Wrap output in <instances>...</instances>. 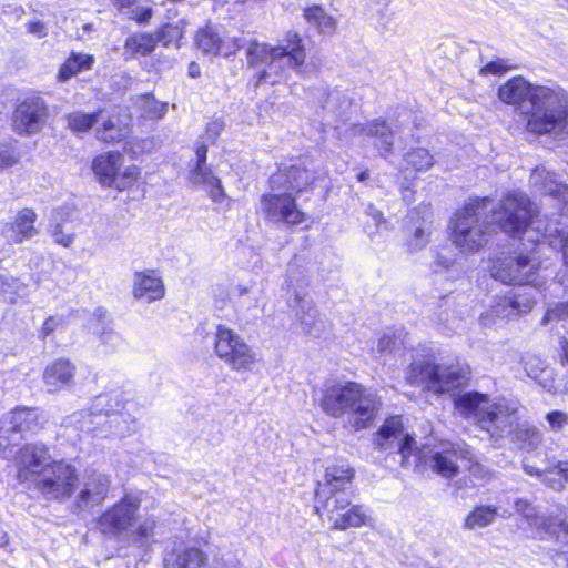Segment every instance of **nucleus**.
Wrapping results in <instances>:
<instances>
[{"mask_svg":"<svg viewBox=\"0 0 568 568\" xmlns=\"http://www.w3.org/2000/svg\"><path fill=\"white\" fill-rule=\"evenodd\" d=\"M491 212V222L513 236L526 232L534 215L529 197L519 191L508 193L498 207L488 197L470 199L449 223V239L462 252H476L487 242V227L481 217Z\"/></svg>","mask_w":568,"mask_h":568,"instance_id":"f257e3e1","label":"nucleus"},{"mask_svg":"<svg viewBox=\"0 0 568 568\" xmlns=\"http://www.w3.org/2000/svg\"><path fill=\"white\" fill-rule=\"evenodd\" d=\"M498 98L526 116L530 133H557L568 123V94L558 85H534L523 77H513L499 87Z\"/></svg>","mask_w":568,"mask_h":568,"instance_id":"f03ea898","label":"nucleus"},{"mask_svg":"<svg viewBox=\"0 0 568 568\" xmlns=\"http://www.w3.org/2000/svg\"><path fill=\"white\" fill-rule=\"evenodd\" d=\"M18 479L32 486L48 500L69 499L78 487L77 468L65 460L51 459L42 444H27L17 456Z\"/></svg>","mask_w":568,"mask_h":568,"instance_id":"7ed1b4c3","label":"nucleus"},{"mask_svg":"<svg viewBox=\"0 0 568 568\" xmlns=\"http://www.w3.org/2000/svg\"><path fill=\"white\" fill-rule=\"evenodd\" d=\"M247 64L257 68L256 83L277 84L290 78L293 70L300 75L312 71L306 61V51L302 37L294 31L286 33L282 43L270 45L252 41L246 49Z\"/></svg>","mask_w":568,"mask_h":568,"instance_id":"20e7f679","label":"nucleus"},{"mask_svg":"<svg viewBox=\"0 0 568 568\" xmlns=\"http://www.w3.org/2000/svg\"><path fill=\"white\" fill-rule=\"evenodd\" d=\"M320 406L333 418L346 417L355 432L372 426L379 415L382 399L373 389L356 382L326 384L322 390Z\"/></svg>","mask_w":568,"mask_h":568,"instance_id":"39448f33","label":"nucleus"},{"mask_svg":"<svg viewBox=\"0 0 568 568\" xmlns=\"http://www.w3.org/2000/svg\"><path fill=\"white\" fill-rule=\"evenodd\" d=\"M455 409L474 423L494 440L510 435L517 427L520 405L514 399L490 397L478 392H466L454 398Z\"/></svg>","mask_w":568,"mask_h":568,"instance_id":"423d86ee","label":"nucleus"},{"mask_svg":"<svg viewBox=\"0 0 568 568\" xmlns=\"http://www.w3.org/2000/svg\"><path fill=\"white\" fill-rule=\"evenodd\" d=\"M534 217L535 214L528 221L526 232H521L520 234H526L528 241H536L537 250L529 255L519 254L515 258H507L495 263L490 270L494 278L509 285L532 284L534 286H538L537 272L540 268V262L537 254L541 252L546 245L561 251L564 263L568 267V229L547 226L541 234L545 240L540 241L538 236L529 235L532 232L530 226L537 223V221H534Z\"/></svg>","mask_w":568,"mask_h":568,"instance_id":"0eeeda50","label":"nucleus"},{"mask_svg":"<svg viewBox=\"0 0 568 568\" xmlns=\"http://www.w3.org/2000/svg\"><path fill=\"white\" fill-rule=\"evenodd\" d=\"M141 494H126L98 519V529L103 535L126 539L142 546L154 536L158 521L154 516L139 520Z\"/></svg>","mask_w":568,"mask_h":568,"instance_id":"6e6552de","label":"nucleus"},{"mask_svg":"<svg viewBox=\"0 0 568 568\" xmlns=\"http://www.w3.org/2000/svg\"><path fill=\"white\" fill-rule=\"evenodd\" d=\"M213 338L215 356L233 372H251L262 361L253 346L224 324L216 325Z\"/></svg>","mask_w":568,"mask_h":568,"instance_id":"1a4fd4ad","label":"nucleus"},{"mask_svg":"<svg viewBox=\"0 0 568 568\" xmlns=\"http://www.w3.org/2000/svg\"><path fill=\"white\" fill-rule=\"evenodd\" d=\"M420 459L413 468L426 467L444 478L457 475L460 467H469L471 453L459 444L439 442L434 445L423 444L418 448Z\"/></svg>","mask_w":568,"mask_h":568,"instance_id":"9d476101","label":"nucleus"},{"mask_svg":"<svg viewBox=\"0 0 568 568\" xmlns=\"http://www.w3.org/2000/svg\"><path fill=\"white\" fill-rule=\"evenodd\" d=\"M124 156L118 151H108L92 160L91 170L103 187H112L119 192L130 190L141 178L138 165H128L121 171Z\"/></svg>","mask_w":568,"mask_h":568,"instance_id":"9b49d317","label":"nucleus"},{"mask_svg":"<svg viewBox=\"0 0 568 568\" xmlns=\"http://www.w3.org/2000/svg\"><path fill=\"white\" fill-rule=\"evenodd\" d=\"M375 445L382 450L397 452L400 455V466L410 468L420 459L419 446L415 438L405 432L400 416L387 418L374 435Z\"/></svg>","mask_w":568,"mask_h":568,"instance_id":"f8f14e48","label":"nucleus"},{"mask_svg":"<svg viewBox=\"0 0 568 568\" xmlns=\"http://www.w3.org/2000/svg\"><path fill=\"white\" fill-rule=\"evenodd\" d=\"M320 516H326L335 530L372 526L373 518L362 505H352L346 496H337L322 505L314 506Z\"/></svg>","mask_w":568,"mask_h":568,"instance_id":"ddd939ff","label":"nucleus"},{"mask_svg":"<svg viewBox=\"0 0 568 568\" xmlns=\"http://www.w3.org/2000/svg\"><path fill=\"white\" fill-rule=\"evenodd\" d=\"M44 415L38 408L17 407L0 420V448L6 452L9 446L20 443L23 433H36L44 425Z\"/></svg>","mask_w":568,"mask_h":568,"instance_id":"4468645a","label":"nucleus"},{"mask_svg":"<svg viewBox=\"0 0 568 568\" xmlns=\"http://www.w3.org/2000/svg\"><path fill=\"white\" fill-rule=\"evenodd\" d=\"M261 207L266 219L273 223L297 225L304 221V213L297 207L295 196L285 191L273 190L261 199Z\"/></svg>","mask_w":568,"mask_h":568,"instance_id":"2eb2a0df","label":"nucleus"},{"mask_svg":"<svg viewBox=\"0 0 568 568\" xmlns=\"http://www.w3.org/2000/svg\"><path fill=\"white\" fill-rule=\"evenodd\" d=\"M131 408L111 414L103 423L89 420L88 425H80L79 429L98 438L122 439L128 437L139 428L138 419L132 416Z\"/></svg>","mask_w":568,"mask_h":568,"instance_id":"dca6fc26","label":"nucleus"},{"mask_svg":"<svg viewBox=\"0 0 568 568\" xmlns=\"http://www.w3.org/2000/svg\"><path fill=\"white\" fill-rule=\"evenodd\" d=\"M48 109L41 98L32 97L22 101L12 115V129L19 135H33L44 126Z\"/></svg>","mask_w":568,"mask_h":568,"instance_id":"f3484780","label":"nucleus"},{"mask_svg":"<svg viewBox=\"0 0 568 568\" xmlns=\"http://www.w3.org/2000/svg\"><path fill=\"white\" fill-rule=\"evenodd\" d=\"M122 390H111L108 393L95 396L90 404L89 412H79L70 417V423L77 428L80 425H88L89 420H93L94 417H109L111 414L128 410L129 407H133V403L124 398Z\"/></svg>","mask_w":568,"mask_h":568,"instance_id":"a211bd4d","label":"nucleus"},{"mask_svg":"<svg viewBox=\"0 0 568 568\" xmlns=\"http://www.w3.org/2000/svg\"><path fill=\"white\" fill-rule=\"evenodd\" d=\"M515 508L540 538L545 536H559V534L568 538V517L559 520L555 517L538 514L536 508L524 499H518L515 503Z\"/></svg>","mask_w":568,"mask_h":568,"instance_id":"6ab92c4d","label":"nucleus"},{"mask_svg":"<svg viewBox=\"0 0 568 568\" xmlns=\"http://www.w3.org/2000/svg\"><path fill=\"white\" fill-rule=\"evenodd\" d=\"M187 181L206 193L212 203L223 207H230V197L222 184V180L206 165H191L187 173Z\"/></svg>","mask_w":568,"mask_h":568,"instance_id":"aec40b11","label":"nucleus"},{"mask_svg":"<svg viewBox=\"0 0 568 568\" xmlns=\"http://www.w3.org/2000/svg\"><path fill=\"white\" fill-rule=\"evenodd\" d=\"M195 42L202 52L222 57L232 55L242 47L240 38L230 37L224 30L213 26L199 30Z\"/></svg>","mask_w":568,"mask_h":568,"instance_id":"412c9836","label":"nucleus"},{"mask_svg":"<svg viewBox=\"0 0 568 568\" xmlns=\"http://www.w3.org/2000/svg\"><path fill=\"white\" fill-rule=\"evenodd\" d=\"M354 470L347 465H334L327 467L322 481L318 483L315 493V505H322L337 496L344 487L352 481Z\"/></svg>","mask_w":568,"mask_h":568,"instance_id":"4be33fe9","label":"nucleus"},{"mask_svg":"<svg viewBox=\"0 0 568 568\" xmlns=\"http://www.w3.org/2000/svg\"><path fill=\"white\" fill-rule=\"evenodd\" d=\"M37 213L29 207L18 211L11 222L0 227V235L8 244H20L38 234L36 227Z\"/></svg>","mask_w":568,"mask_h":568,"instance_id":"5701e85b","label":"nucleus"},{"mask_svg":"<svg viewBox=\"0 0 568 568\" xmlns=\"http://www.w3.org/2000/svg\"><path fill=\"white\" fill-rule=\"evenodd\" d=\"M313 173L303 164H293L290 168L280 169L271 178V187L275 191L300 193L313 183Z\"/></svg>","mask_w":568,"mask_h":568,"instance_id":"b1692460","label":"nucleus"},{"mask_svg":"<svg viewBox=\"0 0 568 568\" xmlns=\"http://www.w3.org/2000/svg\"><path fill=\"white\" fill-rule=\"evenodd\" d=\"M132 294L138 301L152 303L164 297L165 287L162 278L148 270L134 273Z\"/></svg>","mask_w":568,"mask_h":568,"instance_id":"393cba45","label":"nucleus"},{"mask_svg":"<svg viewBox=\"0 0 568 568\" xmlns=\"http://www.w3.org/2000/svg\"><path fill=\"white\" fill-rule=\"evenodd\" d=\"M75 366L69 359L59 358L49 364L43 372V383L49 393H59L72 386Z\"/></svg>","mask_w":568,"mask_h":568,"instance_id":"a878e982","label":"nucleus"},{"mask_svg":"<svg viewBox=\"0 0 568 568\" xmlns=\"http://www.w3.org/2000/svg\"><path fill=\"white\" fill-rule=\"evenodd\" d=\"M164 565L165 568H209L207 557L199 547L182 544L168 551Z\"/></svg>","mask_w":568,"mask_h":568,"instance_id":"bb28decb","label":"nucleus"},{"mask_svg":"<svg viewBox=\"0 0 568 568\" xmlns=\"http://www.w3.org/2000/svg\"><path fill=\"white\" fill-rule=\"evenodd\" d=\"M352 134L373 138L375 148L383 156L392 151L394 132L384 121L373 120L364 124H354Z\"/></svg>","mask_w":568,"mask_h":568,"instance_id":"cd10ccee","label":"nucleus"},{"mask_svg":"<svg viewBox=\"0 0 568 568\" xmlns=\"http://www.w3.org/2000/svg\"><path fill=\"white\" fill-rule=\"evenodd\" d=\"M110 488V477L104 474H92L84 483L80 493V503L84 506H94L102 503Z\"/></svg>","mask_w":568,"mask_h":568,"instance_id":"c85d7f7f","label":"nucleus"},{"mask_svg":"<svg viewBox=\"0 0 568 568\" xmlns=\"http://www.w3.org/2000/svg\"><path fill=\"white\" fill-rule=\"evenodd\" d=\"M530 184L539 192H544L561 201H566L568 187L559 183L555 173L545 168H536L530 175Z\"/></svg>","mask_w":568,"mask_h":568,"instance_id":"c756f323","label":"nucleus"},{"mask_svg":"<svg viewBox=\"0 0 568 568\" xmlns=\"http://www.w3.org/2000/svg\"><path fill=\"white\" fill-rule=\"evenodd\" d=\"M524 369L528 377L538 382V384L549 393H556L554 373L545 366L544 361L536 355H525L521 358Z\"/></svg>","mask_w":568,"mask_h":568,"instance_id":"7c9ffc66","label":"nucleus"},{"mask_svg":"<svg viewBox=\"0 0 568 568\" xmlns=\"http://www.w3.org/2000/svg\"><path fill=\"white\" fill-rule=\"evenodd\" d=\"M468 372L457 366L436 365V375L433 383V392L446 393L465 383Z\"/></svg>","mask_w":568,"mask_h":568,"instance_id":"2f4dec72","label":"nucleus"},{"mask_svg":"<svg viewBox=\"0 0 568 568\" xmlns=\"http://www.w3.org/2000/svg\"><path fill=\"white\" fill-rule=\"evenodd\" d=\"M28 296V286L7 272L0 271V301L16 304Z\"/></svg>","mask_w":568,"mask_h":568,"instance_id":"473e14b6","label":"nucleus"},{"mask_svg":"<svg viewBox=\"0 0 568 568\" xmlns=\"http://www.w3.org/2000/svg\"><path fill=\"white\" fill-rule=\"evenodd\" d=\"M306 22L321 33L332 34L336 30V19L328 14L323 7L313 4L303 11Z\"/></svg>","mask_w":568,"mask_h":568,"instance_id":"72a5a7b5","label":"nucleus"},{"mask_svg":"<svg viewBox=\"0 0 568 568\" xmlns=\"http://www.w3.org/2000/svg\"><path fill=\"white\" fill-rule=\"evenodd\" d=\"M436 375V365L426 361L419 359L413 362L410 365L406 379L412 385L426 384L427 387L433 390V383Z\"/></svg>","mask_w":568,"mask_h":568,"instance_id":"f704fd0d","label":"nucleus"},{"mask_svg":"<svg viewBox=\"0 0 568 568\" xmlns=\"http://www.w3.org/2000/svg\"><path fill=\"white\" fill-rule=\"evenodd\" d=\"M129 116L121 121L119 116L112 115L101 129L98 130V139L106 143L119 142L129 133Z\"/></svg>","mask_w":568,"mask_h":568,"instance_id":"c9c22d12","label":"nucleus"},{"mask_svg":"<svg viewBox=\"0 0 568 568\" xmlns=\"http://www.w3.org/2000/svg\"><path fill=\"white\" fill-rule=\"evenodd\" d=\"M140 116L146 120H161L168 112V103L158 101L152 94H144L136 99Z\"/></svg>","mask_w":568,"mask_h":568,"instance_id":"e433bc0d","label":"nucleus"},{"mask_svg":"<svg viewBox=\"0 0 568 568\" xmlns=\"http://www.w3.org/2000/svg\"><path fill=\"white\" fill-rule=\"evenodd\" d=\"M325 101L322 108L332 116L344 119L352 108L351 100L339 91L323 92Z\"/></svg>","mask_w":568,"mask_h":568,"instance_id":"4c0bfd02","label":"nucleus"},{"mask_svg":"<svg viewBox=\"0 0 568 568\" xmlns=\"http://www.w3.org/2000/svg\"><path fill=\"white\" fill-rule=\"evenodd\" d=\"M155 36L150 33H135L125 40L124 48L132 55H149L156 48Z\"/></svg>","mask_w":568,"mask_h":568,"instance_id":"58836bf2","label":"nucleus"},{"mask_svg":"<svg viewBox=\"0 0 568 568\" xmlns=\"http://www.w3.org/2000/svg\"><path fill=\"white\" fill-rule=\"evenodd\" d=\"M496 516V507L485 505L478 506L466 516L464 520V528L470 530L484 528L493 524Z\"/></svg>","mask_w":568,"mask_h":568,"instance_id":"ea45409f","label":"nucleus"},{"mask_svg":"<svg viewBox=\"0 0 568 568\" xmlns=\"http://www.w3.org/2000/svg\"><path fill=\"white\" fill-rule=\"evenodd\" d=\"M93 57L89 54L74 53L61 67L59 71V79L67 81L71 77L81 72L82 70L91 69L93 64Z\"/></svg>","mask_w":568,"mask_h":568,"instance_id":"a19ab883","label":"nucleus"},{"mask_svg":"<svg viewBox=\"0 0 568 568\" xmlns=\"http://www.w3.org/2000/svg\"><path fill=\"white\" fill-rule=\"evenodd\" d=\"M290 306L293 308L295 316L301 323L310 324L316 316L313 300L305 294H295L290 301Z\"/></svg>","mask_w":568,"mask_h":568,"instance_id":"79ce46f5","label":"nucleus"},{"mask_svg":"<svg viewBox=\"0 0 568 568\" xmlns=\"http://www.w3.org/2000/svg\"><path fill=\"white\" fill-rule=\"evenodd\" d=\"M100 118V112L87 114L83 112H72L68 115V126L74 133L89 131Z\"/></svg>","mask_w":568,"mask_h":568,"instance_id":"37998d69","label":"nucleus"},{"mask_svg":"<svg viewBox=\"0 0 568 568\" xmlns=\"http://www.w3.org/2000/svg\"><path fill=\"white\" fill-rule=\"evenodd\" d=\"M405 161L415 171H426L434 164L433 155L424 148H417L408 152Z\"/></svg>","mask_w":568,"mask_h":568,"instance_id":"c03bdc74","label":"nucleus"},{"mask_svg":"<svg viewBox=\"0 0 568 568\" xmlns=\"http://www.w3.org/2000/svg\"><path fill=\"white\" fill-rule=\"evenodd\" d=\"M233 295L237 298L240 306L257 307L260 297L251 283H239L233 287Z\"/></svg>","mask_w":568,"mask_h":568,"instance_id":"a18cd8bd","label":"nucleus"},{"mask_svg":"<svg viewBox=\"0 0 568 568\" xmlns=\"http://www.w3.org/2000/svg\"><path fill=\"white\" fill-rule=\"evenodd\" d=\"M507 296L511 305L514 316L529 313L536 304L535 297L527 292Z\"/></svg>","mask_w":568,"mask_h":568,"instance_id":"49530a36","label":"nucleus"},{"mask_svg":"<svg viewBox=\"0 0 568 568\" xmlns=\"http://www.w3.org/2000/svg\"><path fill=\"white\" fill-rule=\"evenodd\" d=\"M568 320V302L554 303L547 307V311L541 318L544 326H550L554 329L552 323Z\"/></svg>","mask_w":568,"mask_h":568,"instance_id":"de8ad7c7","label":"nucleus"},{"mask_svg":"<svg viewBox=\"0 0 568 568\" xmlns=\"http://www.w3.org/2000/svg\"><path fill=\"white\" fill-rule=\"evenodd\" d=\"M183 37V28L179 23L163 26L155 36L156 42H163L170 45L178 42Z\"/></svg>","mask_w":568,"mask_h":568,"instance_id":"09e8293b","label":"nucleus"},{"mask_svg":"<svg viewBox=\"0 0 568 568\" xmlns=\"http://www.w3.org/2000/svg\"><path fill=\"white\" fill-rule=\"evenodd\" d=\"M430 230L426 224L417 226L412 234V236L407 240V247L410 252H417L424 248L429 241Z\"/></svg>","mask_w":568,"mask_h":568,"instance_id":"8fccbe9b","label":"nucleus"},{"mask_svg":"<svg viewBox=\"0 0 568 568\" xmlns=\"http://www.w3.org/2000/svg\"><path fill=\"white\" fill-rule=\"evenodd\" d=\"M542 483L554 490L560 491L568 483V475H564L560 469H550L542 473Z\"/></svg>","mask_w":568,"mask_h":568,"instance_id":"3c124183","label":"nucleus"},{"mask_svg":"<svg viewBox=\"0 0 568 568\" xmlns=\"http://www.w3.org/2000/svg\"><path fill=\"white\" fill-rule=\"evenodd\" d=\"M489 308L491 312H495V315L499 316V318L503 321L514 317L508 296L498 297L494 301V304L490 305Z\"/></svg>","mask_w":568,"mask_h":568,"instance_id":"603ef678","label":"nucleus"},{"mask_svg":"<svg viewBox=\"0 0 568 568\" xmlns=\"http://www.w3.org/2000/svg\"><path fill=\"white\" fill-rule=\"evenodd\" d=\"M20 154L13 146H4L0 149V170L12 168L19 162Z\"/></svg>","mask_w":568,"mask_h":568,"instance_id":"864d4df0","label":"nucleus"},{"mask_svg":"<svg viewBox=\"0 0 568 568\" xmlns=\"http://www.w3.org/2000/svg\"><path fill=\"white\" fill-rule=\"evenodd\" d=\"M546 419L554 432L561 430L568 424V415L560 410L548 413Z\"/></svg>","mask_w":568,"mask_h":568,"instance_id":"5fc2aeb1","label":"nucleus"},{"mask_svg":"<svg viewBox=\"0 0 568 568\" xmlns=\"http://www.w3.org/2000/svg\"><path fill=\"white\" fill-rule=\"evenodd\" d=\"M51 235L54 242L64 247H69L73 243V234L64 232L60 224L51 226Z\"/></svg>","mask_w":568,"mask_h":568,"instance_id":"6e6d98bb","label":"nucleus"},{"mask_svg":"<svg viewBox=\"0 0 568 568\" xmlns=\"http://www.w3.org/2000/svg\"><path fill=\"white\" fill-rule=\"evenodd\" d=\"M510 67L506 64V62L501 59H497L495 61H491L487 63L485 67L481 68L480 73L486 74H503L506 71H508Z\"/></svg>","mask_w":568,"mask_h":568,"instance_id":"4d7b16f0","label":"nucleus"},{"mask_svg":"<svg viewBox=\"0 0 568 568\" xmlns=\"http://www.w3.org/2000/svg\"><path fill=\"white\" fill-rule=\"evenodd\" d=\"M62 317L59 316H50L48 317L40 331V335L42 338L48 337L51 333L59 328L62 325Z\"/></svg>","mask_w":568,"mask_h":568,"instance_id":"13d9d810","label":"nucleus"},{"mask_svg":"<svg viewBox=\"0 0 568 568\" xmlns=\"http://www.w3.org/2000/svg\"><path fill=\"white\" fill-rule=\"evenodd\" d=\"M395 343L396 341L394 336L385 333L378 338L376 351L381 355L392 352L395 346Z\"/></svg>","mask_w":568,"mask_h":568,"instance_id":"bf43d9fd","label":"nucleus"},{"mask_svg":"<svg viewBox=\"0 0 568 568\" xmlns=\"http://www.w3.org/2000/svg\"><path fill=\"white\" fill-rule=\"evenodd\" d=\"M26 28L29 33L36 36L39 39H42L48 34L45 24L39 20L28 22Z\"/></svg>","mask_w":568,"mask_h":568,"instance_id":"052dcab7","label":"nucleus"},{"mask_svg":"<svg viewBox=\"0 0 568 568\" xmlns=\"http://www.w3.org/2000/svg\"><path fill=\"white\" fill-rule=\"evenodd\" d=\"M152 17V9L150 7H139L132 11L131 18L139 23L148 22Z\"/></svg>","mask_w":568,"mask_h":568,"instance_id":"680f3d73","label":"nucleus"},{"mask_svg":"<svg viewBox=\"0 0 568 568\" xmlns=\"http://www.w3.org/2000/svg\"><path fill=\"white\" fill-rule=\"evenodd\" d=\"M499 320V316H496L495 312H491L489 307L479 316V323L484 327H494L495 325H497Z\"/></svg>","mask_w":568,"mask_h":568,"instance_id":"e2e57ef3","label":"nucleus"},{"mask_svg":"<svg viewBox=\"0 0 568 568\" xmlns=\"http://www.w3.org/2000/svg\"><path fill=\"white\" fill-rule=\"evenodd\" d=\"M366 215L371 217L372 222L376 227H379L385 223L383 213L377 210L373 204H368L366 207Z\"/></svg>","mask_w":568,"mask_h":568,"instance_id":"0e129e2a","label":"nucleus"},{"mask_svg":"<svg viewBox=\"0 0 568 568\" xmlns=\"http://www.w3.org/2000/svg\"><path fill=\"white\" fill-rule=\"evenodd\" d=\"M453 265V260L442 254H437L434 262V271L439 272L442 270H448Z\"/></svg>","mask_w":568,"mask_h":568,"instance_id":"69168bd1","label":"nucleus"},{"mask_svg":"<svg viewBox=\"0 0 568 568\" xmlns=\"http://www.w3.org/2000/svg\"><path fill=\"white\" fill-rule=\"evenodd\" d=\"M206 153H207L206 145L203 143L197 144V146L195 149L196 161L193 165H206L207 164Z\"/></svg>","mask_w":568,"mask_h":568,"instance_id":"338daca9","label":"nucleus"},{"mask_svg":"<svg viewBox=\"0 0 568 568\" xmlns=\"http://www.w3.org/2000/svg\"><path fill=\"white\" fill-rule=\"evenodd\" d=\"M554 561L559 568H568V550L557 552L554 557Z\"/></svg>","mask_w":568,"mask_h":568,"instance_id":"774afa93","label":"nucleus"}]
</instances>
